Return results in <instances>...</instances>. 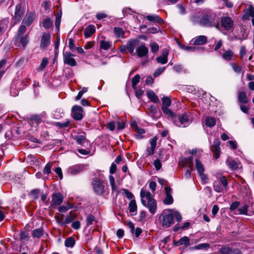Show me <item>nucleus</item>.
<instances>
[{
	"label": "nucleus",
	"instance_id": "obj_1",
	"mask_svg": "<svg viewBox=\"0 0 254 254\" xmlns=\"http://www.w3.org/2000/svg\"><path fill=\"white\" fill-rule=\"evenodd\" d=\"M142 204L148 208L149 212L154 214L156 212L157 202L149 191H140Z\"/></svg>",
	"mask_w": 254,
	"mask_h": 254
},
{
	"label": "nucleus",
	"instance_id": "obj_2",
	"mask_svg": "<svg viewBox=\"0 0 254 254\" xmlns=\"http://www.w3.org/2000/svg\"><path fill=\"white\" fill-rule=\"evenodd\" d=\"M26 30V27L24 25H21L18 28L16 34L14 37V44L17 47L22 46L23 48H25L29 42V35L24 34Z\"/></svg>",
	"mask_w": 254,
	"mask_h": 254
},
{
	"label": "nucleus",
	"instance_id": "obj_3",
	"mask_svg": "<svg viewBox=\"0 0 254 254\" xmlns=\"http://www.w3.org/2000/svg\"><path fill=\"white\" fill-rule=\"evenodd\" d=\"M159 220L162 226L169 228L174 223L173 210L168 209L164 210L159 217Z\"/></svg>",
	"mask_w": 254,
	"mask_h": 254
},
{
	"label": "nucleus",
	"instance_id": "obj_4",
	"mask_svg": "<svg viewBox=\"0 0 254 254\" xmlns=\"http://www.w3.org/2000/svg\"><path fill=\"white\" fill-rule=\"evenodd\" d=\"M216 21V15L214 13L207 12L201 16L199 24L205 27H213Z\"/></svg>",
	"mask_w": 254,
	"mask_h": 254
},
{
	"label": "nucleus",
	"instance_id": "obj_5",
	"mask_svg": "<svg viewBox=\"0 0 254 254\" xmlns=\"http://www.w3.org/2000/svg\"><path fill=\"white\" fill-rule=\"evenodd\" d=\"M92 186L94 190H104L107 186L105 177L103 175H100L98 177L94 178Z\"/></svg>",
	"mask_w": 254,
	"mask_h": 254
},
{
	"label": "nucleus",
	"instance_id": "obj_6",
	"mask_svg": "<svg viewBox=\"0 0 254 254\" xmlns=\"http://www.w3.org/2000/svg\"><path fill=\"white\" fill-rule=\"evenodd\" d=\"M25 14V8L20 3L15 6L14 15L12 17L14 20V24L21 21Z\"/></svg>",
	"mask_w": 254,
	"mask_h": 254
},
{
	"label": "nucleus",
	"instance_id": "obj_7",
	"mask_svg": "<svg viewBox=\"0 0 254 254\" xmlns=\"http://www.w3.org/2000/svg\"><path fill=\"white\" fill-rule=\"evenodd\" d=\"M178 123H180V124L178 125L177 121L174 122L175 124L178 126H181V125L183 126V127H186L192 121L190 115H188L187 113H184L182 115L180 116L178 118Z\"/></svg>",
	"mask_w": 254,
	"mask_h": 254
},
{
	"label": "nucleus",
	"instance_id": "obj_8",
	"mask_svg": "<svg viewBox=\"0 0 254 254\" xmlns=\"http://www.w3.org/2000/svg\"><path fill=\"white\" fill-rule=\"evenodd\" d=\"M74 55L69 52H65L63 54L64 63L71 66H74L76 64V61L73 58Z\"/></svg>",
	"mask_w": 254,
	"mask_h": 254
},
{
	"label": "nucleus",
	"instance_id": "obj_9",
	"mask_svg": "<svg viewBox=\"0 0 254 254\" xmlns=\"http://www.w3.org/2000/svg\"><path fill=\"white\" fill-rule=\"evenodd\" d=\"M220 141L219 138H215L211 146V150L214 154L216 159L220 156L221 149L220 147Z\"/></svg>",
	"mask_w": 254,
	"mask_h": 254
},
{
	"label": "nucleus",
	"instance_id": "obj_10",
	"mask_svg": "<svg viewBox=\"0 0 254 254\" xmlns=\"http://www.w3.org/2000/svg\"><path fill=\"white\" fill-rule=\"evenodd\" d=\"M83 109L81 107L74 105L72 108V115L74 119L77 121L81 120L83 118Z\"/></svg>",
	"mask_w": 254,
	"mask_h": 254
},
{
	"label": "nucleus",
	"instance_id": "obj_11",
	"mask_svg": "<svg viewBox=\"0 0 254 254\" xmlns=\"http://www.w3.org/2000/svg\"><path fill=\"white\" fill-rule=\"evenodd\" d=\"M222 26L227 31L232 30L233 26V21L231 17L226 16L222 17L221 20Z\"/></svg>",
	"mask_w": 254,
	"mask_h": 254
},
{
	"label": "nucleus",
	"instance_id": "obj_12",
	"mask_svg": "<svg viewBox=\"0 0 254 254\" xmlns=\"http://www.w3.org/2000/svg\"><path fill=\"white\" fill-rule=\"evenodd\" d=\"M51 35L48 33H44L42 36L40 48L41 49H45L50 44Z\"/></svg>",
	"mask_w": 254,
	"mask_h": 254
},
{
	"label": "nucleus",
	"instance_id": "obj_13",
	"mask_svg": "<svg viewBox=\"0 0 254 254\" xmlns=\"http://www.w3.org/2000/svg\"><path fill=\"white\" fill-rule=\"evenodd\" d=\"M157 137L155 136L151 138L149 140L150 147H148L146 148V151L148 156L152 155L155 152V149L156 146V142L157 140Z\"/></svg>",
	"mask_w": 254,
	"mask_h": 254
},
{
	"label": "nucleus",
	"instance_id": "obj_14",
	"mask_svg": "<svg viewBox=\"0 0 254 254\" xmlns=\"http://www.w3.org/2000/svg\"><path fill=\"white\" fill-rule=\"evenodd\" d=\"M136 52L138 57H145L148 55V49L144 44H141L136 48Z\"/></svg>",
	"mask_w": 254,
	"mask_h": 254
},
{
	"label": "nucleus",
	"instance_id": "obj_15",
	"mask_svg": "<svg viewBox=\"0 0 254 254\" xmlns=\"http://www.w3.org/2000/svg\"><path fill=\"white\" fill-rule=\"evenodd\" d=\"M63 199L64 197L61 193H54L52 195V204L55 205H60L63 202Z\"/></svg>",
	"mask_w": 254,
	"mask_h": 254
},
{
	"label": "nucleus",
	"instance_id": "obj_16",
	"mask_svg": "<svg viewBox=\"0 0 254 254\" xmlns=\"http://www.w3.org/2000/svg\"><path fill=\"white\" fill-rule=\"evenodd\" d=\"M207 37L204 35H200L196 36L192 39L191 42L193 45H201L205 44L207 43Z\"/></svg>",
	"mask_w": 254,
	"mask_h": 254
},
{
	"label": "nucleus",
	"instance_id": "obj_17",
	"mask_svg": "<svg viewBox=\"0 0 254 254\" xmlns=\"http://www.w3.org/2000/svg\"><path fill=\"white\" fill-rule=\"evenodd\" d=\"M83 170V167L81 165H75L70 167L67 170V173L70 175H75Z\"/></svg>",
	"mask_w": 254,
	"mask_h": 254
},
{
	"label": "nucleus",
	"instance_id": "obj_18",
	"mask_svg": "<svg viewBox=\"0 0 254 254\" xmlns=\"http://www.w3.org/2000/svg\"><path fill=\"white\" fill-rule=\"evenodd\" d=\"M168 54L169 51L166 49H164L162 53V56L156 58L157 62L162 64H166L168 62Z\"/></svg>",
	"mask_w": 254,
	"mask_h": 254
},
{
	"label": "nucleus",
	"instance_id": "obj_19",
	"mask_svg": "<svg viewBox=\"0 0 254 254\" xmlns=\"http://www.w3.org/2000/svg\"><path fill=\"white\" fill-rule=\"evenodd\" d=\"M35 18V14L34 12H30L28 13L25 18L23 19L22 23L24 24V25L29 26L34 21Z\"/></svg>",
	"mask_w": 254,
	"mask_h": 254
},
{
	"label": "nucleus",
	"instance_id": "obj_20",
	"mask_svg": "<svg viewBox=\"0 0 254 254\" xmlns=\"http://www.w3.org/2000/svg\"><path fill=\"white\" fill-rule=\"evenodd\" d=\"M182 165L187 167L192 170L193 168V157L190 156L188 158H184L181 161Z\"/></svg>",
	"mask_w": 254,
	"mask_h": 254
},
{
	"label": "nucleus",
	"instance_id": "obj_21",
	"mask_svg": "<svg viewBox=\"0 0 254 254\" xmlns=\"http://www.w3.org/2000/svg\"><path fill=\"white\" fill-rule=\"evenodd\" d=\"M95 31V26L94 25H89L85 29L84 35L85 37L89 38L91 37Z\"/></svg>",
	"mask_w": 254,
	"mask_h": 254
},
{
	"label": "nucleus",
	"instance_id": "obj_22",
	"mask_svg": "<svg viewBox=\"0 0 254 254\" xmlns=\"http://www.w3.org/2000/svg\"><path fill=\"white\" fill-rule=\"evenodd\" d=\"M145 18L149 21L156 22L159 24H162L164 22L163 20L161 18L155 14L152 15H147Z\"/></svg>",
	"mask_w": 254,
	"mask_h": 254
},
{
	"label": "nucleus",
	"instance_id": "obj_23",
	"mask_svg": "<svg viewBox=\"0 0 254 254\" xmlns=\"http://www.w3.org/2000/svg\"><path fill=\"white\" fill-rule=\"evenodd\" d=\"M129 211L131 215H134L136 214L137 205L134 199H132L128 204Z\"/></svg>",
	"mask_w": 254,
	"mask_h": 254
},
{
	"label": "nucleus",
	"instance_id": "obj_24",
	"mask_svg": "<svg viewBox=\"0 0 254 254\" xmlns=\"http://www.w3.org/2000/svg\"><path fill=\"white\" fill-rule=\"evenodd\" d=\"M52 167V164L51 163L49 162L46 164L45 167L43 169V180H45L47 179L48 178L49 175L51 173V168Z\"/></svg>",
	"mask_w": 254,
	"mask_h": 254
},
{
	"label": "nucleus",
	"instance_id": "obj_25",
	"mask_svg": "<svg viewBox=\"0 0 254 254\" xmlns=\"http://www.w3.org/2000/svg\"><path fill=\"white\" fill-rule=\"evenodd\" d=\"M190 245V239L187 236H184L182 237L175 244V245L177 246L184 245L186 247H188Z\"/></svg>",
	"mask_w": 254,
	"mask_h": 254
},
{
	"label": "nucleus",
	"instance_id": "obj_26",
	"mask_svg": "<svg viewBox=\"0 0 254 254\" xmlns=\"http://www.w3.org/2000/svg\"><path fill=\"white\" fill-rule=\"evenodd\" d=\"M171 191H166L165 197L163 199V202L166 205H170L173 203L174 199L170 193Z\"/></svg>",
	"mask_w": 254,
	"mask_h": 254
},
{
	"label": "nucleus",
	"instance_id": "obj_27",
	"mask_svg": "<svg viewBox=\"0 0 254 254\" xmlns=\"http://www.w3.org/2000/svg\"><path fill=\"white\" fill-rule=\"evenodd\" d=\"M147 95L148 98L153 102L157 103L159 102V99L155 93L152 90H148L147 92Z\"/></svg>",
	"mask_w": 254,
	"mask_h": 254
},
{
	"label": "nucleus",
	"instance_id": "obj_28",
	"mask_svg": "<svg viewBox=\"0 0 254 254\" xmlns=\"http://www.w3.org/2000/svg\"><path fill=\"white\" fill-rule=\"evenodd\" d=\"M226 164L232 170H236L239 168V164L235 160H227L226 162Z\"/></svg>",
	"mask_w": 254,
	"mask_h": 254
},
{
	"label": "nucleus",
	"instance_id": "obj_29",
	"mask_svg": "<svg viewBox=\"0 0 254 254\" xmlns=\"http://www.w3.org/2000/svg\"><path fill=\"white\" fill-rule=\"evenodd\" d=\"M136 42V40H132L127 42V50H128L130 54L133 53Z\"/></svg>",
	"mask_w": 254,
	"mask_h": 254
},
{
	"label": "nucleus",
	"instance_id": "obj_30",
	"mask_svg": "<svg viewBox=\"0 0 254 254\" xmlns=\"http://www.w3.org/2000/svg\"><path fill=\"white\" fill-rule=\"evenodd\" d=\"M161 109L164 113L170 116L172 118V120L174 122H176V116L173 114V113L167 107L162 106Z\"/></svg>",
	"mask_w": 254,
	"mask_h": 254
},
{
	"label": "nucleus",
	"instance_id": "obj_31",
	"mask_svg": "<svg viewBox=\"0 0 254 254\" xmlns=\"http://www.w3.org/2000/svg\"><path fill=\"white\" fill-rule=\"evenodd\" d=\"M238 100L242 103H247L248 102V99L246 94L244 91H240L238 93Z\"/></svg>",
	"mask_w": 254,
	"mask_h": 254
},
{
	"label": "nucleus",
	"instance_id": "obj_32",
	"mask_svg": "<svg viewBox=\"0 0 254 254\" xmlns=\"http://www.w3.org/2000/svg\"><path fill=\"white\" fill-rule=\"evenodd\" d=\"M216 124V120L213 117H208L205 119V125L206 126L212 127Z\"/></svg>",
	"mask_w": 254,
	"mask_h": 254
},
{
	"label": "nucleus",
	"instance_id": "obj_33",
	"mask_svg": "<svg viewBox=\"0 0 254 254\" xmlns=\"http://www.w3.org/2000/svg\"><path fill=\"white\" fill-rule=\"evenodd\" d=\"M195 168L198 174H202L204 171L203 165L197 159L195 160Z\"/></svg>",
	"mask_w": 254,
	"mask_h": 254
},
{
	"label": "nucleus",
	"instance_id": "obj_34",
	"mask_svg": "<svg viewBox=\"0 0 254 254\" xmlns=\"http://www.w3.org/2000/svg\"><path fill=\"white\" fill-rule=\"evenodd\" d=\"M75 240L72 237L67 238L64 241V245L67 248H72L75 244Z\"/></svg>",
	"mask_w": 254,
	"mask_h": 254
},
{
	"label": "nucleus",
	"instance_id": "obj_35",
	"mask_svg": "<svg viewBox=\"0 0 254 254\" xmlns=\"http://www.w3.org/2000/svg\"><path fill=\"white\" fill-rule=\"evenodd\" d=\"M43 234L44 231L42 228L36 229L32 231V236L34 238H39L43 235Z\"/></svg>",
	"mask_w": 254,
	"mask_h": 254
},
{
	"label": "nucleus",
	"instance_id": "obj_36",
	"mask_svg": "<svg viewBox=\"0 0 254 254\" xmlns=\"http://www.w3.org/2000/svg\"><path fill=\"white\" fill-rule=\"evenodd\" d=\"M233 57V53L230 50L226 51L222 55V57L226 61H230Z\"/></svg>",
	"mask_w": 254,
	"mask_h": 254
},
{
	"label": "nucleus",
	"instance_id": "obj_37",
	"mask_svg": "<svg viewBox=\"0 0 254 254\" xmlns=\"http://www.w3.org/2000/svg\"><path fill=\"white\" fill-rule=\"evenodd\" d=\"M53 25L52 21L50 18H46L43 22V27L46 29H50Z\"/></svg>",
	"mask_w": 254,
	"mask_h": 254
},
{
	"label": "nucleus",
	"instance_id": "obj_38",
	"mask_svg": "<svg viewBox=\"0 0 254 254\" xmlns=\"http://www.w3.org/2000/svg\"><path fill=\"white\" fill-rule=\"evenodd\" d=\"M114 31L115 34L118 38L123 37L125 34L123 29L120 27H115Z\"/></svg>",
	"mask_w": 254,
	"mask_h": 254
},
{
	"label": "nucleus",
	"instance_id": "obj_39",
	"mask_svg": "<svg viewBox=\"0 0 254 254\" xmlns=\"http://www.w3.org/2000/svg\"><path fill=\"white\" fill-rule=\"evenodd\" d=\"M74 139L76 140L78 144L82 145L86 140V137L84 135H78L75 136Z\"/></svg>",
	"mask_w": 254,
	"mask_h": 254
},
{
	"label": "nucleus",
	"instance_id": "obj_40",
	"mask_svg": "<svg viewBox=\"0 0 254 254\" xmlns=\"http://www.w3.org/2000/svg\"><path fill=\"white\" fill-rule=\"evenodd\" d=\"M140 77L139 74L135 75L132 79V87L133 89H136V85L139 82Z\"/></svg>",
	"mask_w": 254,
	"mask_h": 254
},
{
	"label": "nucleus",
	"instance_id": "obj_41",
	"mask_svg": "<svg viewBox=\"0 0 254 254\" xmlns=\"http://www.w3.org/2000/svg\"><path fill=\"white\" fill-rule=\"evenodd\" d=\"M75 216L72 213H70L69 214L67 215L64 221V225H66L67 224H69L71 222H72L74 219L75 218Z\"/></svg>",
	"mask_w": 254,
	"mask_h": 254
},
{
	"label": "nucleus",
	"instance_id": "obj_42",
	"mask_svg": "<svg viewBox=\"0 0 254 254\" xmlns=\"http://www.w3.org/2000/svg\"><path fill=\"white\" fill-rule=\"evenodd\" d=\"M111 44L110 42L104 40L100 41V48L103 50H107L110 48Z\"/></svg>",
	"mask_w": 254,
	"mask_h": 254
},
{
	"label": "nucleus",
	"instance_id": "obj_43",
	"mask_svg": "<svg viewBox=\"0 0 254 254\" xmlns=\"http://www.w3.org/2000/svg\"><path fill=\"white\" fill-rule=\"evenodd\" d=\"M220 181L223 187L221 189V190H227V186H228V181L227 178L225 176H222L219 178Z\"/></svg>",
	"mask_w": 254,
	"mask_h": 254
},
{
	"label": "nucleus",
	"instance_id": "obj_44",
	"mask_svg": "<svg viewBox=\"0 0 254 254\" xmlns=\"http://www.w3.org/2000/svg\"><path fill=\"white\" fill-rule=\"evenodd\" d=\"M162 104L164 107H168L171 104V100L168 97H164L162 99Z\"/></svg>",
	"mask_w": 254,
	"mask_h": 254
},
{
	"label": "nucleus",
	"instance_id": "obj_45",
	"mask_svg": "<svg viewBox=\"0 0 254 254\" xmlns=\"http://www.w3.org/2000/svg\"><path fill=\"white\" fill-rule=\"evenodd\" d=\"M239 214L247 215L248 206L244 205L237 209Z\"/></svg>",
	"mask_w": 254,
	"mask_h": 254
},
{
	"label": "nucleus",
	"instance_id": "obj_46",
	"mask_svg": "<svg viewBox=\"0 0 254 254\" xmlns=\"http://www.w3.org/2000/svg\"><path fill=\"white\" fill-rule=\"evenodd\" d=\"M158 183L162 186H164L165 190H171V188L167 186V182L164 179L158 178Z\"/></svg>",
	"mask_w": 254,
	"mask_h": 254
},
{
	"label": "nucleus",
	"instance_id": "obj_47",
	"mask_svg": "<svg viewBox=\"0 0 254 254\" xmlns=\"http://www.w3.org/2000/svg\"><path fill=\"white\" fill-rule=\"evenodd\" d=\"M209 248V244L207 243H203V244H200L196 246H194L193 247H192V249L194 250H201V249H207Z\"/></svg>",
	"mask_w": 254,
	"mask_h": 254
},
{
	"label": "nucleus",
	"instance_id": "obj_48",
	"mask_svg": "<svg viewBox=\"0 0 254 254\" xmlns=\"http://www.w3.org/2000/svg\"><path fill=\"white\" fill-rule=\"evenodd\" d=\"M149 110L150 112V117L152 118H156L155 116L157 112V108L153 105H151L149 107Z\"/></svg>",
	"mask_w": 254,
	"mask_h": 254
},
{
	"label": "nucleus",
	"instance_id": "obj_49",
	"mask_svg": "<svg viewBox=\"0 0 254 254\" xmlns=\"http://www.w3.org/2000/svg\"><path fill=\"white\" fill-rule=\"evenodd\" d=\"M56 19L55 21L56 29L59 31L60 29V23L61 20V14L59 15L58 13L56 15Z\"/></svg>",
	"mask_w": 254,
	"mask_h": 254
},
{
	"label": "nucleus",
	"instance_id": "obj_50",
	"mask_svg": "<svg viewBox=\"0 0 254 254\" xmlns=\"http://www.w3.org/2000/svg\"><path fill=\"white\" fill-rule=\"evenodd\" d=\"M48 63V59L47 58H44L42 61L40 66L39 67V70H42L47 65Z\"/></svg>",
	"mask_w": 254,
	"mask_h": 254
},
{
	"label": "nucleus",
	"instance_id": "obj_51",
	"mask_svg": "<svg viewBox=\"0 0 254 254\" xmlns=\"http://www.w3.org/2000/svg\"><path fill=\"white\" fill-rule=\"evenodd\" d=\"M109 182L110 184V185L112 187V190H116L117 189L116 186H115V178L112 175L109 176Z\"/></svg>",
	"mask_w": 254,
	"mask_h": 254
},
{
	"label": "nucleus",
	"instance_id": "obj_52",
	"mask_svg": "<svg viewBox=\"0 0 254 254\" xmlns=\"http://www.w3.org/2000/svg\"><path fill=\"white\" fill-rule=\"evenodd\" d=\"M220 252L222 254H231V249L229 247H224L220 249Z\"/></svg>",
	"mask_w": 254,
	"mask_h": 254
},
{
	"label": "nucleus",
	"instance_id": "obj_53",
	"mask_svg": "<svg viewBox=\"0 0 254 254\" xmlns=\"http://www.w3.org/2000/svg\"><path fill=\"white\" fill-rule=\"evenodd\" d=\"M95 221V217L92 214H89L86 218V225L89 226L91 225Z\"/></svg>",
	"mask_w": 254,
	"mask_h": 254
},
{
	"label": "nucleus",
	"instance_id": "obj_54",
	"mask_svg": "<svg viewBox=\"0 0 254 254\" xmlns=\"http://www.w3.org/2000/svg\"><path fill=\"white\" fill-rule=\"evenodd\" d=\"M166 67H162L157 68L154 72V77H157L160 75L165 69Z\"/></svg>",
	"mask_w": 254,
	"mask_h": 254
},
{
	"label": "nucleus",
	"instance_id": "obj_55",
	"mask_svg": "<svg viewBox=\"0 0 254 254\" xmlns=\"http://www.w3.org/2000/svg\"><path fill=\"white\" fill-rule=\"evenodd\" d=\"M231 66L233 69L236 73H239L242 72V69L241 66L237 65L235 64H231Z\"/></svg>",
	"mask_w": 254,
	"mask_h": 254
},
{
	"label": "nucleus",
	"instance_id": "obj_56",
	"mask_svg": "<svg viewBox=\"0 0 254 254\" xmlns=\"http://www.w3.org/2000/svg\"><path fill=\"white\" fill-rule=\"evenodd\" d=\"M88 88L86 87H83L81 91H80L77 96L75 98L76 100H79L82 96L83 94L87 91Z\"/></svg>",
	"mask_w": 254,
	"mask_h": 254
},
{
	"label": "nucleus",
	"instance_id": "obj_57",
	"mask_svg": "<svg viewBox=\"0 0 254 254\" xmlns=\"http://www.w3.org/2000/svg\"><path fill=\"white\" fill-rule=\"evenodd\" d=\"M160 31V28L158 27H152L147 29L148 33L155 34Z\"/></svg>",
	"mask_w": 254,
	"mask_h": 254
},
{
	"label": "nucleus",
	"instance_id": "obj_58",
	"mask_svg": "<svg viewBox=\"0 0 254 254\" xmlns=\"http://www.w3.org/2000/svg\"><path fill=\"white\" fill-rule=\"evenodd\" d=\"M64 215L61 214L59 216H56L55 218L57 222L61 225H64V221L63 219Z\"/></svg>",
	"mask_w": 254,
	"mask_h": 254
},
{
	"label": "nucleus",
	"instance_id": "obj_59",
	"mask_svg": "<svg viewBox=\"0 0 254 254\" xmlns=\"http://www.w3.org/2000/svg\"><path fill=\"white\" fill-rule=\"evenodd\" d=\"M150 47L151 48V51L153 53H156L159 50V46L155 42H152L150 43Z\"/></svg>",
	"mask_w": 254,
	"mask_h": 254
},
{
	"label": "nucleus",
	"instance_id": "obj_60",
	"mask_svg": "<svg viewBox=\"0 0 254 254\" xmlns=\"http://www.w3.org/2000/svg\"><path fill=\"white\" fill-rule=\"evenodd\" d=\"M174 218L175 217L178 222H180L182 220V217L181 214L177 211H174L173 210Z\"/></svg>",
	"mask_w": 254,
	"mask_h": 254
},
{
	"label": "nucleus",
	"instance_id": "obj_61",
	"mask_svg": "<svg viewBox=\"0 0 254 254\" xmlns=\"http://www.w3.org/2000/svg\"><path fill=\"white\" fill-rule=\"evenodd\" d=\"M153 165L157 170H160L162 167V164L159 159L155 160L153 162Z\"/></svg>",
	"mask_w": 254,
	"mask_h": 254
},
{
	"label": "nucleus",
	"instance_id": "obj_62",
	"mask_svg": "<svg viewBox=\"0 0 254 254\" xmlns=\"http://www.w3.org/2000/svg\"><path fill=\"white\" fill-rule=\"evenodd\" d=\"M240 205V202L239 201H235L233 202L230 207L231 211H233L236 210Z\"/></svg>",
	"mask_w": 254,
	"mask_h": 254
},
{
	"label": "nucleus",
	"instance_id": "obj_63",
	"mask_svg": "<svg viewBox=\"0 0 254 254\" xmlns=\"http://www.w3.org/2000/svg\"><path fill=\"white\" fill-rule=\"evenodd\" d=\"M69 124V121H66V122H65L63 123H60V122H57L56 123V126L60 127V128L66 127H68Z\"/></svg>",
	"mask_w": 254,
	"mask_h": 254
},
{
	"label": "nucleus",
	"instance_id": "obj_64",
	"mask_svg": "<svg viewBox=\"0 0 254 254\" xmlns=\"http://www.w3.org/2000/svg\"><path fill=\"white\" fill-rule=\"evenodd\" d=\"M247 10L249 13V14L251 16L254 17V7H253L252 5H250L248 7Z\"/></svg>",
	"mask_w": 254,
	"mask_h": 254
}]
</instances>
